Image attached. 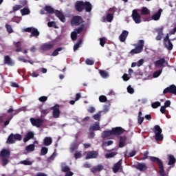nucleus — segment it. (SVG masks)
<instances>
[{
  "instance_id": "f257e3e1",
  "label": "nucleus",
  "mask_w": 176,
  "mask_h": 176,
  "mask_svg": "<svg viewBox=\"0 0 176 176\" xmlns=\"http://www.w3.org/2000/svg\"><path fill=\"white\" fill-rule=\"evenodd\" d=\"M44 10L47 12L49 14H53L54 13L55 16L59 19L62 21V23H65V16L59 11L58 10H54V8H52L50 6H45L44 8Z\"/></svg>"
},
{
  "instance_id": "f03ea898",
  "label": "nucleus",
  "mask_w": 176,
  "mask_h": 176,
  "mask_svg": "<svg viewBox=\"0 0 176 176\" xmlns=\"http://www.w3.org/2000/svg\"><path fill=\"white\" fill-rule=\"evenodd\" d=\"M144 44L145 42L144 40H139L138 44H133L135 48L130 51L129 54L134 56V54H139V53H142V50H144Z\"/></svg>"
},
{
  "instance_id": "7ed1b4c3",
  "label": "nucleus",
  "mask_w": 176,
  "mask_h": 176,
  "mask_svg": "<svg viewBox=\"0 0 176 176\" xmlns=\"http://www.w3.org/2000/svg\"><path fill=\"white\" fill-rule=\"evenodd\" d=\"M151 162L153 163H157L160 168V176H167L166 172L164 171V166H163V162L160 159L156 157H150Z\"/></svg>"
},
{
  "instance_id": "20e7f679",
  "label": "nucleus",
  "mask_w": 176,
  "mask_h": 176,
  "mask_svg": "<svg viewBox=\"0 0 176 176\" xmlns=\"http://www.w3.org/2000/svg\"><path fill=\"white\" fill-rule=\"evenodd\" d=\"M82 23H83V19L80 16L76 15L72 18L71 25H72V26L80 25V24H82Z\"/></svg>"
},
{
  "instance_id": "39448f33",
  "label": "nucleus",
  "mask_w": 176,
  "mask_h": 176,
  "mask_svg": "<svg viewBox=\"0 0 176 176\" xmlns=\"http://www.w3.org/2000/svg\"><path fill=\"white\" fill-rule=\"evenodd\" d=\"M164 30V26H161L160 28H156L155 29H154L155 32L157 34L155 37L156 41H162V39H163V36H164V34L163 33Z\"/></svg>"
},
{
  "instance_id": "423d86ee",
  "label": "nucleus",
  "mask_w": 176,
  "mask_h": 176,
  "mask_svg": "<svg viewBox=\"0 0 176 176\" xmlns=\"http://www.w3.org/2000/svg\"><path fill=\"white\" fill-rule=\"evenodd\" d=\"M175 94L176 96V86L175 85H171L169 87L165 88L163 91V94Z\"/></svg>"
},
{
  "instance_id": "0eeeda50",
  "label": "nucleus",
  "mask_w": 176,
  "mask_h": 176,
  "mask_svg": "<svg viewBox=\"0 0 176 176\" xmlns=\"http://www.w3.org/2000/svg\"><path fill=\"white\" fill-rule=\"evenodd\" d=\"M32 126H35V127H41V126H42V124H43V120H42L41 118H31L30 119Z\"/></svg>"
},
{
  "instance_id": "6e6552de",
  "label": "nucleus",
  "mask_w": 176,
  "mask_h": 176,
  "mask_svg": "<svg viewBox=\"0 0 176 176\" xmlns=\"http://www.w3.org/2000/svg\"><path fill=\"white\" fill-rule=\"evenodd\" d=\"M54 45L55 44L54 42L43 43L41 46V50H43V52H47V50H52V49L54 47Z\"/></svg>"
},
{
  "instance_id": "1a4fd4ad",
  "label": "nucleus",
  "mask_w": 176,
  "mask_h": 176,
  "mask_svg": "<svg viewBox=\"0 0 176 176\" xmlns=\"http://www.w3.org/2000/svg\"><path fill=\"white\" fill-rule=\"evenodd\" d=\"M52 111V116L55 119H57V118H60V105L59 104H55L54 107L51 108Z\"/></svg>"
},
{
  "instance_id": "9d476101",
  "label": "nucleus",
  "mask_w": 176,
  "mask_h": 176,
  "mask_svg": "<svg viewBox=\"0 0 176 176\" xmlns=\"http://www.w3.org/2000/svg\"><path fill=\"white\" fill-rule=\"evenodd\" d=\"M132 19L136 24L141 23V15L137 12V10H133L132 12Z\"/></svg>"
},
{
  "instance_id": "9b49d317",
  "label": "nucleus",
  "mask_w": 176,
  "mask_h": 176,
  "mask_svg": "<svg viewBox=\"0 0 176 176\" xmlns=\"http://www.w3.org/2000/svg\"><path fill=\"white\" fill-rule=\"evenodd\" d=\"M168 63L166 61L164 58H160L159 60L155 62V66L159 68H164Z\"/></svg>"
},
{
  "instance_id": "f8f14e48",
  "label": "nucleus",
  "mask_w": 176,
  "mask_h": 176,
  "mask_svg": "<svg viewBox=\"0 0 176 176\" xmlns=\"http://www.w3.org/2000/svg\"><path fill=\"white\" fill-rule=\"evenodd\" d=\"M111 131L113 133V135H122V134L124 133V129L120 126H117L112 128Z\"/></svg>"
},
{
  "instance_id": "ddd939ff",
  "label": "nucleus",
  "mask_w": 176,
  "mask_h": 176,
  "mask_svg": "<svg viewBox=\"0 0 176 176\" xmlns=\"http://www.w3.org/2000/svg\"><path fill=\"white\" fill-rule=\"evenodd\" d=\"M97 157H98V152L92 151L87 153L85 159L86 160H89V159H97Z\"/></svg>"
},
{
  "instance_id": "4468645a",
  "label": "nucleus",
  "mask_w": 176,
  "mask_h": 176,
  "mask_svg": "<svg viewBox=\"0 0 176 176\" xmlns=\"http://www.w3.org/2000/svg\"><path fill=\"white\" fill-rule=\"evenodd\" d=\"M75 8L77 12H83V10H85V2L77 1L76 3Z\"/></svg>"
},
{
  "instance_id": "2eb2a0df",
  "label": "nucleus",
  "mask_w": 176,
  "mask_h": 176,
  "mask_svg": "<svg viewBox=\"0 0 176 176\" xmlns=\"http://www.w3.org/2000/svg\"><path fill=\"white\" fill-rule=\"evenodd\" d=\"M4 64L9 65L10 67H13V65H14V62L12 60L10 56L7 55L4 56Z\"/></svg>"
},
{
  "instance_id": "dca6fc26",
  "label": "nucleus",
  "mask_w": 176,
  "mask_h": 176,
  "mask_svg": "<svg viewBox=\"0 0 176 176\" xmlns=\"http://www.w3.org/2000/svg\"><path fill=\"white\" fill-rule=\"evenodd\" d=\"M120 167H122V160H120L117 163L114 164L112 168L113 172L114 174H116L119 170H120Z\"/></svg>"
},
{
  "instance_id": "f3484780",
  "label": "nucleus",
  "mask_w": 176,
  "mask_h": 176,
  "mask_svg": "<svg viewBox=\"0 0 176 176\" xmlns=\"http://www.w3.org/2000/svg\"><path fill=\"white\" fill-rule=\"evenodd\" d=\"M136 170H139L140 171H145L148 168L146 164L145 163H140L138 162V164L135 166Z\"/></svg>"
},
{
  "instance_id": "a211bd4d",
  "label": "nucleus",
  "mask_w": 176,
  "mask_h": 176,
  "mask_svg": "<svg viewBox=\"0 0 176 176\" xmlns=\"http://www.w3.org/2000/svg\"><path fill=\"white\" fill-rule=\"evenodd\" d=\"M113 20V14H107L106 16H103L102 19V23H105V21H107V23H112Z\"/></svg>"
},
{
  "instance_id": "6ab92c4d",
  "label": "nucleus",
  "mask_w": 176,
  "mask_h": 176,
  "mask_svg": "<svg viewBox=\"0 0 176 176\" xmlns=\"http://www.w3.org/2000/svg\"><path fill=\"white\" fill-rule=\"evenodd\" d=\"M127 36H129V32H127V30H123L119 36L120 42H125Z\"/></svg>"
},
{
  "instance_id": "aec40b11",
  "label": "nucleus",
  "mask_w": 176,
  "mask_h": 176,
  "mask_svg": "<svg viewBox=\"0 0 176 176\" xmlns=\"http://www.w3.org/2000/svg\"><path fill=\"white\" fill-rule=\"evenodd\" d=\"M162 12H163V10L159 9V10L155 14L152 15V20H154V21H157V20H160V16H162Z\"/></svg>"
},
{
  "instance_id": "412c9836",
  "label": "nucleus",
  "mask_w": 176,
  "mask_h": 176,
  "mask_svg": "<svg viewBox=\"0 0 176 176\" xmlns=\"http://www.w3.org/2000/svg\"><path fill=\"white\" fill-rule=\"evenodd\" d=\"M100 130V122H96L93 125H91L89 131H98Z\"/></svg>"
},
{
  "instance_id": "4be33fe9",
  "label": "nucleus",
  "mask_w": 176,
  "mask_h": 176,
  "mask_svg": "<svg viewBox=\"0 0 176 176\" xmlns=\"http://www.w3.org/2000/svg\"><path fill=\"white\" fill-rule=\"evenodd\" d=\"M127 140V137L126 136H120V142L118 146L119 148H123L126 146V140Z\"/></svg>"
},
{
  "instance_id": "5701e85b",
  "label": "nucleus",
  "mask_w": 176,
  "mask_h": 176,
  "mask_svg": "<svg viewBox=\"0 0 176 176\" xmlns=\"http://www.w3.org/2000/svg\"><path fill=\"white\" fill-rule=\"evenodd\" d=\"M84 9H85V11L88 13H90L91 12V10L93 9V6H91V3L89 1L84 2Z\"/></svg>"
},
{
  "instance_id": "b1692460",
  "label": "nucleus",
  "mask_w": 176,
  "mask_h": 176,
  "mask_svg": "<svg viewBox=\"0 0 176 176\" xmlns=\"http://www.w3.org/2000/svg\"><path fill=\"white\" fill-rule=\"evenodd\" d=\"M32 138H34V133L33 132H28L26 133L23 138V142H28L30 140H32Z\"/></svg>"
},
{
  "instance_id": "393cba45",
  "label": "nucleus",
  "mask_w": 176,
  "mask_h": 176,
  "mask_svg": "<svg viewBox=\"0 0 176 176\" xmlns=\"http://www.w3.org/2000/svg\"><path fill=\"white\" fill-rule=\"evenodd\" d=\"M53 142V140L50 137H45L43 140V144L45 146H49L50 145H52Z\"/></svg>"
},
{
  "instance_id": "a878e982",
  "label": "nucleus",
  "mask_w": 176,
  "mask_h": 176,
  "mask_svg": "<svg viewBox=\"0 0 176 176\" xmlns=\"http://www.w3.org/2000/svg\"><path fill=\"white\" fill-rule=\"evenodd\" d=\"M60 168H61V171L63 173H68L71 170L69 166H67V164H65V163H62L60 165Z\"/></svg>"
},
{
  "instance_id": "bb28decb",
  "label": "nucleus",
  "mask_w": 176,
  "mask_h": 176,
  "mask_svg": "<svg viewBox=\"0 0 176 176\" xmlns=\"http://www.w3.org/2000/svg\"><path fill=\"white\" fill-rule=\"evenodd\" d=\"M168 166H173V164H175L176 160L174 155H169L168 157Z\"/></svg>"
},
{
  "instance_id": "cd10ccee",
  "label": "nucleus",
  "mask_w": 176,
  "mask_h": 176,
  "mask_svg": "<svg viewBox=\"0 0 176 176\" xmlns=\"http://www.w3.org/2000/svg\"><path fill=\"white\" fill-rule=\"evenodd\" d=\"M111 135H113L112 133V130L111 131H104L102 133V138H108V137H111Z\"/></svg>"
},
{
  "instance_id": "c85d7f7f",
  "label": "nucleus",
  "mask_w": 176,
  "mask_h": 176,
  "mask_svg": "<svg viewBox=\"0 0 176 176\" xmlns=\"http://www.w3.org/2000/svg\"><path fill=\"white\" fill-rule=\"evenodd\" d=\"M102 170H104V166L101 165V164H98L96 167H94L91 169V172L92 173H96V171H102Z\"/></svg>"
},
{
  "instance_id": "c756f323",
  "label": "nucleus",
  "mask_w": 176,
  "mask_h": 176,
  "mask_svg": "<svg viewBox=\"0 0 176 176\" xmlns=\"http://www.w3.org/2000/svg\"><path fill=\"white\" fill-rule=\"evenodd\" d=\"M164 45H165V47L167 49V50H173V47H174L173 43H171V40H168V41H167V43Z\"/></svg>"
},
{
  "instance_id": "7c9ffc66",
  "label": "nucleus",
  "mask_w": 176,
  "mask_h": 176,
  "mask_svg": "<svg viewBox=\"0 0 176 176\" xmlns=\"http://www.w3.org/2000/svg\"><path fill=\"white\" fill-rule=\"evenodd\" d=\"M6 144H14V136L13 133H11L6 141Z\"/></svg>"
},
{
  "instance_id": "2f4dec72",
  "label": "nucleus",
  "mask_w": 176,
  "mask_h": 176,
  "mask_svg": "<svg viewBox=\"0 0 176 176\" xmlns=\"http://www.w3.org/2000/svg\"><path fill=\"white\" fill-rule=\"evenodd\" d=\"M32 36H35L36 38L37 36H39V31H38V29L33 28L30 34V37H32Z\"/></svg>"
},
{
  "instance_id": "473e14b6",
  "label": "nucleus",
  "mask_w": 176,
  "mask_h": 176,
  "mask_svg": "<svg viewBox=\"0 0 176 176\" xmlns=\"http://www.w3.org/2000/svg\"><path fill=\"white\" fill-rule=\"evenodd\" d=\"M25 151L27 152H34L35 151V144H32L26 146Z\"/></svg>"
},
{
  "instance_id": "72a5a7b5",
  "label": "nucleus",
  "mask_w": 176,
  "mask_h": 176,
  "mask_svg": "<svg viewBox=\"0 0 176 176\" xmlns=\"http://www.w3.org/2000/svg\"><path fill=\"white\" fill-rule=\"evenodd\" d=\"M1 155L2 156V157H6L8 156H10V151L6 149H3L1 151Z\"/></svg>"
},
{
  "instance_id": "f704fd0d",
  "label": "nucleus",
  "mask_w": 176,
  "mask_h": 176,
  "mask_svg": "<svg viewBox=\"0 0 176 176\" xmlns=\"http://www.w3.org/2000/svg\"><path fill=\"white\" fill-rule=\"evenodd\" d=\"M162 128H160V126L159 125H155L154 126V133L155 135L156 134H162Z\"/></svg>"
},
{
  "instance_id": "c9c22d12",
  "label": "nucleus",
  "mask_w": 176,
  "mask_h": 176,
  "mask_svg": "<svg viewBox=\"0 0 176 176\" xmlns=\"http://www.w3.org/2000/svg\"><path fill=\"white\" fill-rule=\"evenodd\" d=\"M163 138H164V136H163V134H162V133H157L155 135V140L157 142L162 141L163 140Z\"/></svg>"
},
{
  "instance_id": "e433bc0d",
  "label": "nucleus",
  "mask_w": 176,
  "mask_h": 176,
  "mask_svg": "<svg viewBox=\"0 0 176 176\" xmlns=\"http://www.w3.org/2000/svg\"><path fill=\"white\" fill-rule=\"evenodd\" d=\"M80 45H82V39L78 40V41L74 45V51L76 52V50L80 47Z\"/></svg>"
},
{
  "instance_id": "4c0bfd02",
  "label": "nucleus",
  "mask_w": 176,
  "mask_h": 176,
  "mask_svg": "<svg viewBox=\"0 0 176 176\" xmlns=\"http://www.w3.org/2000/svg\"><path fill=\"white\" fill-rule=\"evenodd\" d=\"M116 155H118V153L111 152L110 153L105 154V157H106V159H111V158L114 157L115 156H116Z\"/></svg>"
},
{
  "instance_id": "58836bf2",
  "label": "nucleus",
  "mask_w": 176,
  "mask_h": 176,
  "mask_svg": "<svg viewBox=\"0 0 176 176\" xmlns=\"http://www.w3.org/2000/svg\"><path fill=\"white\" fill-rule=\"evenodd\" d=\"M76 149H78V144H76V142L72 144L70 146V152L72 153V152H74Z\"/></svg>"
},
{
  "instance_id": "ea45409f",
  "label": "nucleus",
  "mask_w": 176,
  "mask_h": 176,
  "mask_svg": "<svg viewBox=\"0 0 176 176\" xmlns=\"http://www.w3.org/2000/svg\"><path fill=\"white\" fill-rule=\"evenodd\" d=\"M149 14V10L146 8V7L142 8L141 10V14L142 16H146L147 14Z\"/></svg>"
},
{
  "instance_id": "a19ab883",
  "label": "nucleus",
  "mask_w": 176,
  "mask_h": 176,
  "mask_svg": "<svg viewBox=\"0 0 176 176\" xmlns=\"http://www.w3.org/2000/svg\"><path fill=\"white\" fill-rule=\"evenodd\" d=\"M100 75L102 76V78H108V72L105 70H100L99 72Z\"/></svg>"
},
{
  "instance_id": "79ce46f5",
  "label": "nucleus",
  "mask_w": 176,
  "mask_h": 176,
  "mask_svg": "<svg viewBox=\"0 0 176 176\" xmlns=\"http://www.w3.org/2000/svg\"><path fill=\"white\" fill-rule=\"evenodd\" d=\"M21 13L22 16H27V14H30V9L25 8L21 10Z\"/></svg>"
},
{
  "instance_id": "37998d69",
  "label": "nucleus",
  "mask_w": 176,
  "mask_h": 176,
  "mask_svg": "<svg viewBox=\"0 0 176 176\" xmlns=\"http://www.w3.org/2000/svg\"><path fill=\"white\" fill-rule=\"evenodd\" d=\"M85 28V24H81L80 27L76 28L74 30V31L77 33V34H80V32H82L83 31V29Z\"/></svg>"
},
{
  "instance_id": "c03bdc74",
  "label": "nucleus",
  "mask_w": 176,
  "mask_h": 176,
  "mask_svg": "<svg viewBox=\"0 0 176 176\" xmlns=\"http://www.w3.org/2000/svg\"><path fill=\"white\" fill-rule=\"evenodd\" d=\"M63 50V47H60L56 49L53 52H52V56L54 57H56V56H58L59 53L58 52H61Z\"/></svg>"
},
{
  "instance_id": "a18cd8bd",
  "label": "nucleus",
  "mask_w": 176,
  "mask_h": 176,
  "mask_svg": "<svg viewBox=\"0 0 176 176\" xmlns=\"http://www.w3.org/2000/svg\"><path fill=\"white\" fill-rule=\"evenodd\" d=\"M49 152V149L47 147H42L41 150V155L45 156Z\"/></svg>"
},
{
  "instance_id": "49530a36",
  "label": "nucleus",
  "mask_w": 176,
  "mask_h": 176,
  "mask_svg": "<svg viewBox=\"0 0 176 176\" xmlns=\"http://www.w3.org/2000/svg\"><path fill=\"white\" fill-rule=\"evenodd\" d=\"M162 71H163L162 69L155 71L153 74V78H159V76H160V75H162Z\"/></svg>"
},
{
  "instance_id": "de8ad7c7",
  "label": "nucleus",
  "mask_w": 176,
  "mask_h": 176,
  "mask_svg": "<svg viewBox=\"0 0 176 176\" xmlns=\"http://www.w3.org/2000/svg\"><path fill=\"white\" fill-rule=\"evenodd\" d=\"M6 28L7 30V32L8 34H12L13 32V28H12L11 25H9L8 23L6 24Z\"/></svg>"
},
{
  "instance_id": "09e8293b",
  "label": "nucleus",
  "mask_w": 176,
  "mask_h": 176,
  "mask_svg": "<svg viewBox=\"0 0 176 176\" xmlns=\"http://www.w3.org/2000/svg\"><path fill=\"white\" fill-rule=\"evenodd\" d=\"M99 101L100 102H107V101H108V99L107 98V96L102 95L99 96Z\"/></svg>"
},
{
  "instance_id": "8fccbe9b",
  "label": "nucleus",
  "mask_w": 176,
  "mask_h": 176,
  "mask_svg": "<svg viewBox=\"0 0 176 176\" xmlns=\"http://www.w3.org/2000/svg\"><path fill=\"white\" fill-rule=\"evenodd\" d=\"M47 26L50 28L53 27V28H58V27L57 26V25H56V22L54 21H50L47 23Z\"/></svg>"
},
{
  "instance_id": "3c124183",
  "label": "nucleus",
  "mask_w": 176,
  "mask_h": 176,
  "mask_svg": "<svg viewBox=\"0 0 176 176\" xmlns=\"http://www.w3.org/2000/svg\"><path fill=\"white\" fill-rule=\"evenodd\" d=\"M74 157L76 160L80 159V157H82V152L76 151V153H74Z\"/></svg>"
},
{
  "instance_id": "603ef678",
  "label": "nucleus",
  "mask_w": 176,
  "mask_h": 176,
  "mask_svg": "<svg viewBox=\"0 0 176 176\" xmlns=\"http://www.w3.org/2000/svg\"><path fill=\"white\" fill-rule=\"evenodd\" d=\"M160 105H161L160 102H155L151 104V107L154 109H156V108H159V107H160Z\"/></svg>"
},
{
  "instance_id": "864d4df0",
  "label": "nucleus",
  "mask_w": 176,
  "mask_h": 176,
  "mask_svg": "<svg viewBox=\"0 0 176 176\" xmlns=\"http://www.w3.org/2000/svg\"><path fill=\"white\" fill-rule=\"evenodd\" d=\"M41 118H45L47 113H49V110L47 109H43L41 111Z\"/></svg>"
},
{
  "instance_id": "5fc2aeb1",
  "label": "nucleus",
  "mask_w": 176,
  "mask_h": 176,
  "mask_svg": "<svg viewBox=\"0 0 176 176\" xmlns=\"http://www.w3.org/2000/svg\"><path fill=\"white\" fill-rule=\"evenodd\" d=\"M105 43H107L106 38L104 37L100 38V45L102 46V47H104Z\"/></svg>"
},
{
  "instance_id": "6e6d98bb",
  "label": "nucleus",
  "mask_w": 176,
  "mask_h": 176,
  "mask_svg": "<svg viewBox=\"0 0 176 176\" xmlns=\"http://www.w3.org/2000/svg\"><path fill=\"white\" fill-rule=\"evenodd\" d=\"M76 38H78V34L74 31L71 33V38L72 41H76Z\"/></svg>"
},
{
  "instance_id": "4d7b16f0",
  "label": "nucleus",
  "mask_w": 176,
  "mask_h": 176,
  "mask_svg": "<svg viewBox=\"0 0 176 176\" xmlns=\"http://www.w3.org/2000/svg\"><path fill=\"white\" fill-rule=\"evenodd\" d=\"M21 164H24V166H31L32 164V162L28 161V160H23L21 162Z\"/></svg>"
},
{
  "instance_id": "13d9d810",
  "label": "nucleus",
  "mask_w": 176,
  "mask_h": 176,
  "mask_svg": "<svg viewBox=\"0 0 176 176\" xmlns=\"http://www.w3.org/2000/svg\"><path fill=\"white\" fill-rule=\"evenodd\" d=\"M85 63H86L87 65H94V60L89 59V58H87L85 60Z\"/></svg>"
},
{
  "instance_id": "bf43d9fd",
  "label": "nucleus",
  "mask_w": 176,
  "mask_h": 176,
  "mask_svg": "<svg viewBox=\"0 0 176 176\" xmlns=\"http://www.w3.org/2000/svg\"><path fill=\"white\" fill-rule=\"evenodd\" d=\"M38 101H40V102H46V101H47V96H41L38 98Z\"/></svg>"
},
{
  "instance_id": "052dcab7",
  "label": "nucleus",
  "mask_w": 176,
  "mask_h": 176,
  "mask_svg": "<svg viewBox=\"0 0 176 176\" xmlns=\"http://www.w3.org/2000/svg\"><path fill=\"white\" fill-rule=\"evenodd\" d=\"M127 91L129 94H134V88L131 87V85H129L127 87Z\"/></svg>"
},
{
  "instance_id": "680f3d73",
  "label": "nucleus",
  "mask_w": 176,
  "mask_h": 176,
  "mask_svg": "<svg viewBox=\"0 0 176 176\" xmlns=\"http://www.w3.org/2000/svg\"><path fill=\"white\" fill-rule=\"evenodd\" d=\"M21 8H23V6H21V5H15L13 7V11L17 12V10H20V9H21Z\"/></svg>"
},
{
  "instance_id": "e2e57ef3",
  "label": "nucleus",
  "mask_w": 176,
  "mask_h": 176,
  "mask_svg": "<svg viewBox=\"0 0 176 176\" xmlns=\"http://www.w3.org/2000/svg\"><path fill=\"white\" fill-rule=\"evenodd\" d=\"M109 12L110 14H115V12H116V7H113L109 9Z\"/></svg>"
},
{
  "instance_id": "0e129e2a",
  "label": "nucleus",
  "mask_w": 176,
  "mask_h": 176,
  "mask_svg": "<svg viewBox=\"0 0 176 176\" xmlns=\"http://www.w3.org/2000/svg\"><path fill=\"white\" fill-rule=\"evenodd\" d=\"M168 41H171V40L170 39V36L168 35V34H166V36L164 38V44L167 43Z\"/></svg>"
},
{
  "instance_id": "69168bd1",
  "label": "nucleus",
  "mask_w": 176,
  "mask_h": 176,
  "mask_svg": "<svg viewBox=\"0 0 176 176\" xmlns=\"http://www.w3.org/2000/svg\"><path fill=\"white\" fill-rule=\"evenodd\" d=\"M14 140H17L18 141H21V135H20V134L14 135Z\"/></svg>"
},
{
  "instance_id": "338daca9",
  "label": "nucleus",
  "mask_w": 176,
  "mask_h": 176,
  "mask_svg": "<svg viewBox=\"0 0 176 176\" xmlns=\"http://www.w3.org/2000/svg\"><path fill=\"white\" fill-rule=\"evenodd\" d=\"M93 118L95 120H100V118H101V114L97 113L93 116Z\"/></svg>"
},
{
  "instance_id": "774afa93",
  "label": "nucleus",
  "mask_w": 176,
  "mask_h": 176,
  "mask_svg": "<svg viewBox=\"0 0 176 176\" xmlns=\"http://www.w3.org/2000/svg\"><path fill=\"white\" fill-rule=\"evenodd\" d=\"M9 163V160L8 158H3L2 159V166H6Z\"/></svg>"
}]
</instances>
